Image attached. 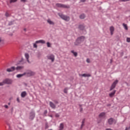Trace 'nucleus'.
I'll return each mask as SVG.
<instances>
[{
	"instance_id": "obj_47",
	"label": "nucleus",
	"mask_w": 130,
	"mask_h": 130,
	"mask_svg": "<svg viewBox=\"0 0 130 130\" xmlns=\"http://www.w3.org/2000/svg\"><path fill=\"white\" fill-rule=\"evenodd\" d=\"M24 31H25L26 32V31H27V29L24 28Z\"/></svg>"
},
{
	"instance_id": "obj_16",
	"label": "nucleus",
	"mask_w": 130,
	"mask_h": 130,
	"mask_svg": "<svg viewBox=\"0 0 130 130\" xmlns=\"http://www.w3.org/2000/svg\"><path fill=\"white\" fill-rule=\"evenodd\" d=\"M47 23H48V24H49V25H54V22L52 21L51 20H50V19H47Z\"/></svg>"
},
{
	"instance_id": "obj_20",
	"label": "nucleus",
	"mask_w": 130,
	"mask_h": 130,
	"mask_svg": "<svg viewBox=\"0 0 130 130\" xmlns=\"http://www.w3.org/2000/svg\"><path fill=\"white\" fill-rule=\"evenodd\" d=\"M26 95H27V92H26V91H23L21 94V96L22 98L26 97Z\"/></svg>"
},
{
	"instance_id": "obj_28",
	"label": "nucleus",
	"mask_w": 130,
	"mask_h": 130,
	"mask_svg": "<svg viewBox=\"0 0 130 130\" xmlns=\"http://www.w3.org/2000/svg\"><path fill=\"white\" fill-rule=\"evenodd\" d=\"M123 26L125 30H127V25L124 23L123 24Z\"/></svg>"
},
{
	"instance_id": "obj_24",
	"label": "nucleus",
	"mask_w": 130,
	"mask_h": 130,
	"mask_svg": "<svg viewBox=\"0 0 130 130\" xmlns=\"http://www.w3.org/2000/svg\"><path fill=\"white\" fill-rule=\"evenodd\" d=\"M72 53H73L74 56H77L78 55V53L75 52L74 50L71 51Z\"/></svg>"
},
{
	"instance_id": "obj_4",
	"label": "nucleus",
	"mask_w": 130,
	"mask_h": 130,
	"mask_svg": "<svg viewBox=\"0 0 130 130\" xmlns=\"http://www.w3.org/2000/svg\"><path fill=\"white\" fill-rule=\"evenodd\" d=\"M56 6L58 8H64L65 9H69L70 8V6L69 5H63L59 3L56 4Z\"/></svg>"
},
{
	"instance_id": "obj_8",
	"label": "nucleus",
	"mask_w": 130,
	"mask_h": 130,
	"mask_svg": "<svg viewBox=\"0 0 130 130\" xmlns=\"http://www.w3.org/2000/svg\"><path fill=\"white\" fill-rule=\"evenodd\" d=\"M108 123H109L110 124H113V123H116V120H114L113 119V118H110L109 119V120H108Z\"/></svg>"
},
{
	"instance_id": "obj_23",
	"label": "nucleus",
	"mask_w": 130,
	"mask_h": 130,
	"mask_svg": "<svg viewBox=\"0 0 130 130\" xmlns=\"http://www.w3.org/2000/svg\"><path fill=\"white\" fill-rule=\"evenodd\" d=\"M10 4H14V3H17L18 0H9Z\"/></svg>"
},
{
	"instance_id": "obj_31",
	"label": "nucleus",
	"mask_w": 130,
	"mask_h": 130,
	"mask_svg": "<svg viewBox=\"0 0 130 130\" xmlns=\"http://www.w3.org/2000/svg\"><path fill=\"white\" fill-rule=\"evenodd\" d=\"M68 88H64V89L63 90L64 93H68Z\"/></svg>"
},
{
	"instance_id": "obj_35",
	"label": "nucleus",
	"mask_w": 130,
	"mask_h": 130,
	"mask_svg": "<svg viewBox=\"0 0 130 130\" xmlns=\"http://www.w3.org/2000/svg\"><path fill=\"white\" fill-rule=\"evenodd\" d=\"M34 47L35 48H37V45L36 43L34 44Z\"/></svg>"
},
{
	"instance_id": "obj_39",
	"label": "nucleus",
	"mask_w": 130,
	"mask_h": 130,
	"mask_svg": "<svg viewBox=\"0 0 130 130\" xmlns=\"http://www.w3.org/2000/svg\"><path fill=\"white\" fill-rule=\"evenodd\" d=\"M129 0H120L121 2H128Z\"/></svg>"
},
{
	"instance_id": "obj_22",
	"label": "nucleus",
	"mask_w": 130,
	"mask_h": 130,
	"mask_svg": "<svg viewBox=\"0 0 130 130\" xmlns=\"http://www.w3.org/2000/svg\"><path fill=\"white\" fill-rule=\"evenodd\" d=\"M23 76H25V73L22 74H18L16 76L17 78H22Z\"/></svg>"
},
{
	"instance_id": "obj_45",
	"label": "nucleus",
	"mask_w": 130,
	"mask_h": 130,
	"mask_svg": "<svg viewBox=\"0 0 130 130\" xmlns=\"http://www.w3.org/2000/svg\"><path fill=\"white\" fill-rule=\"evenodd\" d=\"M125 130H130V127L128 128L126 127Z\"/></svg>"
},
{
	"instance_id": "obj_11",
	"label": "nucleus",
	"mask_w": 130,
	"mask_h": 130,
	"mask_svg": "<svg viewBox=\"0 0 130 130\" xmlns=\"http://www.w3.org/2000/svg\"><path fill=\"white\" fill-rule=\"evenodd\" d=\"M49 105L50 107H51V108H52L53 109H55V107H56L55 105L53 103H52V102H49Z\"/></svg>"
},
{
	"instance_id": "obj_21",
	"label": "nucleus",
	"mask_w": 130,
	"mask_h": 130,
	"mask_svg": "<svg viewBox=\"0 0 130 130\" xmlns=\"http://www.w3.org/2000/svg\"><path fill=\"white\" fill-rule=\"evenodd\" d=\"M63 127H64L63 123H60L59 127V130L63 129Z\"/></svg>"
},
{
	"instance_id": "obj_14",
	"label": "nucleus",
	"mask_w": 130,
	"mask_h": 130,
	"mask_svg": "<svg viewBox=\"0 0 130 130\" xmlns=\"http://www.w3.org/2000/svg\"><path fill=\"white\" fill-rule=\"evenodd\" d=\"M110 31L111 35H113V33L114 32V27L111 26L110 27Z\"/></svg>"
},
{
	"instance_id": "obj_7",
	"label": "nucleus",
	"mask_w": 130,
	"mask_h": 130,
	"mask_svg": "<svg viewBox=\"0 0 130 130\" xmlns=\"http://www.w3.org/2000/svg\"><path fill=\"white\" fill-rule=\"evenodd\" d=\"M48 59L51 60L52 62L54 61V56L53 54H50L47 56Z\"/></svg>"
},
{
	"instance_id": "obj_25",
	"label": "nucleus",
	"mask_w": 130,
	"mask_h": 130,
	"mask_svg": "<svg viewBox=\"0 0 130 130\" xmlns=\"http://www.w3.org/2000/svg\"><path fill=\"white\" fill-rule=\"evenodd\" d=\"M22 69H23V67L22 66H18L16 68V70L17 71H20V70H22Z\"/></svg>"
},
{
	"instance_id": "obj_29",
	"label": "nucleus",
	"mask_w": 130,
	"mask_h": 130,
	"mask_svg": "<svg viewBox=\"0 0 130 130\" xmlns=\"http://www.w3.org/2000/svg\"><path fill=\"white\" fill-rule=\"evenodd\" d=\"M3 44H4V40L2 38H0V45Z\"/></svg>"
},
{
	"instance_id": "obj_12",
	"label": "nucleus",
	"mask_w": 130,
	"mask_h": 130,
	"mask_svg": "<svg viewBox=\"0 0 130 130\" xmlns=\"http://www.w3.org/2000/svg\"><path fill=\"white\" fill-rule=\"evenodd\" d=\"M115 93H116V90H114L113 92L110 93L109 95L110 97H111V98H112V97L115 95Z\"/></svg>"
},
{
	"instance_id": "obj_49",
	"label": "nucleus",
	"mask_w": 130,
	"mask_h": 130,
	"mask_svg": "<svg viewBox=\"0 0 130 130\" xmlns=\"http://www.w3.org/2000/svg\"><path fill=\"white\" fill-rule=\"evenodd\" d=\"M55 103H56V104H57V103H58L57 102H56Z\"/></svg>"
},
{
	"instance_id": "obj_26",
	"label": "nucleus",
	"mask_w": 130,
	"mask_h": 130,
	"mask_svg": "<svg viewBox=\"0 0 130 130\" xmlns=\"http://www.w3.org/2000/svg\"><path fill=\"white\" fill-rule=\"evenodd\" d=\"M85 123V119H83L82 122V124L81 125V128H83V126H84Z\"/></svg>"
},
{
	"instance_id": "obj_33",
	"label": "nucleus",
	"mask_w": 130,
	"mask_h": 130,
	"mask_svg": "<svg viewBox=\"0 0 130 130\" xmlns=\"http://www.w3.org/2000/svg\"><path fill=\"white\" fill-rule=\"evenodd\" d=\"M86 62H87L88 63H90V62H91V61H90V59L87 58V59H86Z\"/></svg>"
},
{
	"instance_id": "obj_30",
	"label": "nucleus",
	"mask_w": 130,
	"mask_h": 130,
	"mask_svg": "<svg viewBox=\"0 0 130 130\" xmlns=\"http://www.w3.org/2000/svg\"><path fill=\"white\" fill-rule=\"evenodd\" d=\"M47 47H51V44L49 42L47 43Z\"/></svg>"
},
{
	"instance_id": "obj_19",
	"label": "nucleus",
	"mask_w": 130,
	"mask_h": 130,
	"mask_svg": "<svg viewBox=\"0 0 130 130\" xmlns=\"http://www.w3.org/2000/svg\"><path fill=\"white\" fill-rule=\"evenodd\" d=\"M79 29L80 30H84L85 29V25L84 24H81L79 26Z\"/></svg>"
},
{
	"instance_id": "obj_36",
	"label": "nucleus",
	"mask_w": 130,
	"mask_h": 130,
	"mask_svg": "<svg viewBox=\"0 0 130 130\" xmlns=\"http://www.w3.org/2000/svg\"><path fill=\"white\" fill-rule=\"evenodd\" d=\"M48 127H49V126H48V124H46V125H45V128H46V129L47 128H48Z\"/></svg>"
},
{
	"instance_id": "obj_43",
	"label": "nucleus",
	"mask_w": 130,
	"mask_h": 130,
	"mask_svg": "<svg viewBox=\"0 0 130 130\" xmlns=\"http://www.w3.org/2000/svg\"><path fill=\"white\" fill-rule=\"evenodd\" d=\"M81 2L82 3H85V2H86V0H81Z\"/></svg>"
},
{
	"instance_id": "obj_18",
	"label": "nucleus",
	"mask_w": 130,
	"mask_h": 130,
	"mask_svg": "<svg viewBox=\"0 0 130 130\" xmlns=\"http://www.w3.org/2000/svg\"><path fill=\"white\" fill-rule=\"evenodd\" d=\"M25 58L27 60V62H28V63H30V61H29V54L25 53Z\"/></svg>"
},
{
	"instance_id": "obj_44",
	"label": "nucleus",
	"mask_w": 130,
	"mask_h": 130,
	"mask_svg": "<svg viewBox=\"0 0 130 130\" xmlns=\"http://www.w3.org/2000/svg\"><path fill=\"white\" fill-rule=\"evenodd\" d=\"M4 107H5V108H9V106H8V105H5V106H4Z\"/></svg>"
},
{
	"instance_id": "obj_13",
	"label": "nucleus",
	"mask_w": 130,
	"mask_h": 130,
	"mask_svg": "<svg viewBox=\"0 0 130 130\" xmlns=\"http://www.w3.org/2000/svg\"><path fill=\"white\" fill-rule=\"evenodd\" d=\"M36 44L41 43L42 44H45V41H44V40H39V41H36Z\"/></svg>"
},
{
	"instance_id": "obj_6",
	"label": "nucleus",
	"mask_w": 130,
	"mask_h": 130,
	"mask_svg": "<svg viewBox=\"0 0 130 130\" xmlns=\"http://www.w3.org/2000/svg\"><path fill=\"white\" fill-rule=\"evenodd\" d=\"M24 74L27 77H31V76H34L35 75V73L31 71H27L24 73Z\"/></svg>"
},
{
	"instance_id": "obj_40",
	"label": "nucleus",
	"mask_w": 130,
	"mask_h": 130,
	"mask_svg": "<svg viewBox=\"0 0 130 130\" xmlns=\"http://www.w3.org/2000/svg\"><path fill=\"white\" fill-rule=\"evenodd\" d=\"M44 114H47V110H45L44 112Z\"/></svg>"
},
{
	"instance_id": "obj_46",
	"label": "nucleus",
	"mask_w": 130,
	"mask_h": 130,
	"mask_svg": "<svg viewBox=\"0 0 130 130\" xmlns=\"http://www.w3.org/2000/svg\"><path fill=\"white\" fill-rule=\"evenodd\" d=\"M83 111V108H80V112H82Z\"/></svg>"
},
{
	"instance_id": "obj_3",
	"label": "nucleus",
	"mask_w": 130,
	"mask_h": 130,
	"mask_svg": "<svg viewBox=\"0 0 130 130\" xmlns=\"http://www.w3.org/2000/svg\"><path fill=\"white\" fill-rule=\"evenodd\" d=\"M58 15L61 19H62V20H64V21H70V17L66 16L61 13H58Z\"/></svg>"
},
{
	"instance_id": "obj_37",
	"label": "nucleus",
	"mask_w": 130,
	"mask_h": 130,
	"mask_svg": "<svg viewBox=\"0 0 130 130\" xmlns=\"http://www.w3.org/2000/svg\"><path fill=\"white\" fill-rule=\"evenodd\" d=\"M5 16L6 17H9L10 16V14H9V13H6V14H5Z\"/></svg>"
},
{
	"instance_id": "obj_38",
	"label": "nucleus",
	"mask_w": 130,
	"mask_h": 130,
	"mask_svg": "<svg viewBox=\"0 0 130 130\" xmlns=\"http://www.w3.org/2000/svg\"><path fill=\"white\" fill-rule=\"evenodd\" d=\"M55 117H59V114H55Z\"/></svg>"
},
{
	"instance_id": "obj_48",
	"label": "nucleus",
	"mask_w": 130,
	"mask_h": 130,
	"mask_svg": "<svg viewBox=\"0 0 130 130\" xmlns=\"http://www.w3.org/2000/svg\"><path fill=\"white\" fill-rule=\"evenodd\" d=\"M106 130H112V129H111V128H107Z\"/></svg>"
},
{
	"instance_id": "obj_50",
	"label": "nucleus",
	"mask_w": 130,
	"mask_h": 130,
	"mask_svg": "<svg viewBox=\"0 0 130 130\" xmlns=\"http://www.w3.org/2000/svg\"><path fill=\"white\" fill-rule=\"evenodd\" d=\"M48 130H52V129H48Z\"/></svg>"
},
{
	"instance_id": "obj_34",
	"label": "nucleus",
	"mask_w": 130,
	"mask_h": 130,
	"mask_svg": "<svg viewBox=\"0 0 130 130\" xmlns=\"http://www.w3.org/2000/svg\"><path fill=\"white\" fill-rule=\"evenodd\" d=\"M14 24V22L13 21H11L9 23V26H11V25H13Z\"/></svg>"
},
{
	"instance_id": "obj_1",
	"label": "nucleus",
	"mask_w": 130,
	"mask_h": 130,
	"mask_svg": "<svg viewBox=\"0 0 130 130\" xmlns=\"http://www.w3.org/2000/svg\"><path fill=\"white\" fill-rule=\"evenodd\" d=\"M85 41V37L81 36L79 38H78L74 43V45L76 46H78L79 44H81L82 42H84Z\"/></svg>"
},
{
	"instance_id": "obj_32",
	"label": "nucleus",
	"mask_w": 130,
	"mask_h": 130,
	"mask_svg": "<svg viewBox=\"0 0 130 130\" xmlns=\"http://www.w3.org/2000/svg\"><path fill=\"white\" fill-rule=\"evenodd\" d=\"M126 42H130V38H126Z\"/></svg>"
},
{
	"instance_id": "obj_2",
	"label": "nucleus",
	"mask_w": 130,
	"mask_h": 130,
	"mask_svg": "<svg viewBox=\"0 0 130 130\" xmlns=\"http://www.w3.org/2000/svg\"><path fill=\"white\" fill-rule=\"evenodd\" d=\"M13 83V81L11 79H6L3 81V82H0V86H4L5 84H8V85H11Z\"/></svg>"
},
{
	"instance_id": "obj_41",
	"label": "nucleus",
	"mask_w": 130,
	"mask_h": 130,
	"mask_svg": "<svg viewBox=\"0 0 130 130\" xmlns=\"http://www.w3.org/2000/svg\"><path fill=\"white\" fill-rule=\"evenodd\" d=\"M22 3H26V0H21Z\"/></svg>"
},
{
	"instance_id": "obj_17",
	"label": "nucleus",
	"mask_w": 130,
	"mask_h": 130,
	"mask_svg": "<svg viewBox=\"0 0 130 130\" xmlns=\"http://www.w3.org/2000/svg\"><path fill=\"white\" fill-rule=\"evenodd\" d=\"M79 76H81V77H91V74H80L79 75Z\"/></svg>"
},
{
	"instance_id": "obj_9",
	"label": "nucleus",
	"mask_w": 130,
	"mask_h": 130,
	"mask_svg": "<svg viewBox=\"0 0 130 130\" xmlns=\"http://www.w3.org/2000/svg\"><path fill=\"white\" fill-rule=\"evenodd\" d=\"M15 70H16L15 67H12L11 68L7 69V72H8V73H11V72H14Z\"/></svg>"
},
{
	"instance_id": "obj_27",
	"label": "nucleus",
	"mask_w": 130,
	"mask_h": 130,
	"mask_svg": "<svg viewBox=\"0 0 130 130\" xmlns=\"http://www.w3.org/2000/svg\"><path fill=\"white\" fill-rule=\"evenodd\" d=\"M80 19H85V14H81L80 16Z\"/></svg>"
},
{
	"instance_id": "obj_5",
	"label": "nucleus",
	"mask_w": 130,
	"mask_h": 130,
	"mask_svg": "<svg viewBox=\"0 0 130 130\" xmlns=\"http://www.w3.org/2000/svg\"><path fill=\"white\" fill-rule=\"evenodd\" d=\"M118 83V80H115L112 84L110 89V91H112V90H113V89H114V88H115V87H116V85H117Z\"/></svg>"
},
{
	"instance_id": "obj_10",
	"label": "nucleus",
	"mask_w": 130,
	"mask_h": 130,
	"mask_svg": "<svg viewBox=\"0 0 130 130\" xmlns=\"http://www.w3.org/2000/svg\"><path fill=\"white\" fill-rule=\"evenodd\" d=\"M34 117H35V113L34 112H30L29 114L30 119H34Z\"/></svg>"
},
{
	"instance_id": "obj_15",
	"label": "nucleus",
	"mask_w": 130,
	"mask_h": 130,
	"mask_svg": "<svg viewBox=\"0 0 130 130\" xmlns=\"http://www.w3.org/2000/svg\"><path fill=\"white\" fill-rule=\"evenodd\" d=\"M105 114H106L105 112L101 113L99 115V117H100V118H102L105 116Z\"/></svg>"
},
{
	"instance_id": "obj_42",
	"label": "nucleus",
	"mask_w": 130,
	"mask_h": 130,
	"mask_svg": "<svg viewBox=\"0 0 130 130\" xmlns=\"http://www.w3.org/2000/svg\"><path fill=\"white\" fill-rule=\"evenodd\" d=\"M17 101L18 102H20V99H19V98H17Z\"/></svg>"
}]
</instances>
